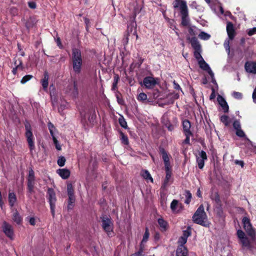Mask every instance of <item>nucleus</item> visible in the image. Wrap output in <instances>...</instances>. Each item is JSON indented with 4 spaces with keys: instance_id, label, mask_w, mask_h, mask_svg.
<instances>
[{
    "instance_id": "obj_1",
    "label": "nucleus",
    "mask_w": 256,
    "mask_h": 256,
    "mask_svg": "<svg viewBox=\"0 0 256 256\" xmlns=\"http://www.w3.org/2000/svg\"><path fill=\"white\" fill-rule=\"evenodd\" d=\"M193 222L204 227L208 228L210 223L208 220V216L204 212V207L201 204L192 216Z\"/></svg>"
},
{
    "instance_id": "obj_2",
    "label": "nucleus",
    "mask_w": 256,
    "mask_h": 256,
    "mask_svg": "<svg viewBox=\"0 0 256 256\" xmlns=\"http://www.w3.org/2000/svg\"><path fill=\"white\" fill-rule=\"evenodd\" d=\"M72 64L74 71L76 74H80L82 70V60L80 50L76 48L72 50Z\"/></svg>"
},
{
    "instance_id": "obj_3",
    "label": "nucleus",
    "mask_w": 256,
    "mask_h": 256,
    "mask_svg": "<svg viewBox=\"0 0 256 256\" xmlns=\"http://www.w3.org/2000/svg\"><path fill=\"white\" fill-rule=\"evenodd\" d=\"M24 126L26 128L25 136L30 150V151H32L35 148V146L34 142V138L32 132V126L28 122L24 124Z\"/></svg>"
},
{
    "instance_id": "obj_4",
    "label": "nucleus",
    "mask_w": 256,
    "mask_h": 256,
    "mask_svg": "<svg viewBox=\"0 0 256 256\" xmlns=\"http://www.w3.org/2000/svg\"><path fill=\"white\" fill-rule=\"evenodd\" d=\"M46 198L48 200V202L50 205V209L52 214V216L54 218L55 216L56 203L57 199L56 193L53 188H48L47 191Z\"/></svg>"
},
{
    "instance_id": "obj_5",
    "label": "nucleus",
    "mask_w": 256,
    "mask_h": 256,
    "mask_svg": "<svg viewBox=\"0 0 256 256\" xmlns=\"http://www.w3.org/2000/svg\"><path fill=\"white\" fill-rule=\"evenodd\" d=\"M180 10L182 14V24L184 26H188L189 24L190 20L188 17V7L186 2H181Z\"/></svg>"
},
{
    "instance_id": "obj_6",
    "label": "nucleus",
    "mask_w": 256,
    "mask_h": 256,
    "mask_svg": "<svg viewBox=\"0 0 256 256\" xmlns=\"http://www.w3.org/2000/svg\"><path fill=\"white\" fill-rule=\"evenodd\" d=\"M242 222L243 224L244 228L248 234L252 238H254L256 236V232L252 226L250 218L246 216L244 217L242 219Z\"/></svg>"
},
{
    "instance_id": "obj_7",
    "label": "nucleus",
    "mask_w": 256,
    "mask_h": 256,
    "mask_svg": "<svg viewBox=\"0 0 256 256\" xmlns=\"http://www.w3.org/2000/svg\"><path fill=\"white\" fill-rule=\"evenodd\" d=\"M200 68L204 70L207 71L208 74L210 75L212 79V82L214 84L216 82V80L214 78V74L212 72L208 64L204 61L203 58H202L201 60L198 62Z\"/></svg>"
},
{
    "instance_id": "obj_8",
    "label": "nucleus",
    "mask_w": 256,
    "mask_h": 256,
    "mask_svg": "<svg viewBox=\"0 0 256 256\" xmlns=\"http://www.w3.org/2000/svg\"><path fill=\"white\" fill-rule=\"evenodd\" d=\"M102 227L104 230L108 234L112 231L113 224L110 218L108 216H103L102 220Z\"/></svg>"
},
{
    "instance_id": "obj_9",
    "label": "nucleus",
    "mask_w": 256,
    "mask_h": 256,
    "mask_svg": "<svg viewBox=\"0 0 256 256\" xmlns=\"http://www.w3.org/2000/svg\"><path fill=\"white\" fill-rule=\"evenodd\" d=\"M2 227L4 234L10 239H14V230L12 226L4 221Z\"/></svg>"
},
{
    "instance_id": "obj_10",
    "label": "nucleus",
    "mask_w": 256,
    "mask_h": 256,
    "mask_svg": "<svg viewBox=\"0 0 256 256\" xmlns=\"http://www.w3.org/2000/svg\"><path fill=\"white\" fill-rule=\"evenodd\" d=\"M196 159L199 168H203L204 166V161L207 160L206 152L204 150L200 151L198 153V155L196 156Z\"/></svg>"
},
{
    "instance_id": "obj_11",
    "label": "nucleus",
    "mask_w": 256,
    "mask_h": 256,
    "mask_svg": "<svg viewBox=\"0 0 256 256\" xmlns=\"http://www.w3.org/2000/svg\"><path fill=\"white\" fill-rule=\"evenodd\" d=\"M126 34L130 36L131 38H136V40L138 38L136 26L134 22H132L131 24L128 26Z\"/></svg>"
},
{
    "instance_id": "obj_12",
    "label": "nucleus",
    "mask_w": 256,
    "mask_h": 256,
    "mask_svg": "<svg viewBox=\"0 0 256 256\" xmlns=\"http://www.w3.org/2000/svg\"><path fill=\"white\" fill-rule=\"evenodd\" d=\"M143 83L147 88L150 89L152 88L158 84V82L153 77L146 76L144 78Z\"/></svg>"
},
{
    "instance_id": "obj_13",
    "label": "nucleus",
    "mask_w": 256,
    "mask_h": 256,
    "mask_svg": "<svg viewBox=\"0 0 256 256\" xmlns=\"http://www.w3.org/2000/svg\"><path fill=\"white\" fill-rule=\"evenodd\" d=\"M226 29L228 38L232 40L236 34L233 24L230 22H228L226 23Z\"/></svg>"
},
{
    "instance_id": "obj_14",
    "label": "nucleus",
    "mask_w": 256,
    "mask_h": 256,
    "mask_svg": "<svg viewBox=\"0 0 256 256\" xmlns=\"http://www.w3.org/2000/svg\"><path fill=\"white\" fill-rule=\"evenodd\" d=\"M217 100L220 105L222 107L224 112H228V106L225 99L220 95H218Z\"/></svg>"
},
{
    "instance_id": "obj_15",
    "label": "nucleus",
    "mask_w": 256,
    "mask_h": 256,
    "mask_svg": "<svg viewBox=\"0 0 256 256\" xmlns=\"http://www.w3.org/2000/svg\"><path fill=\"white\" fill-rule=\"evenodd\" d=\"M246 70L250 73L256 74V62H246L245 64Z\"/></svg>"
},
{
    "instance_id": "obj_16",
    "label": "nucleus",
    "mask_w": 256,
    "mask_h": 256,
    "mask_svg": "<svg viewBox=\"0 0 256 256\" xmlns=\"http://www.w3.org/2000/svg\"><path fill=\"white\" fill-rule=\"evenodd\" d=\"M176 256H188V250L184 246H178L176 250Z\"/></svg>"
},
{
    "instance_id": "obj_17",
    "label": "nucleus",
    "mask_w": 256,
    "mask_h": 256,
    "mask_svg": "<svg viewBox=\"0 0 256 256\" xmlns=\"http://www.w3.org/2000/svg\"><path fill=\"white\" fill-rule=\"evenodd\" d=\"M57 173L62 179H67L70 176V171L68 169L62 168L57 170Z\"/></svg>"
},
{
    "instance_id": "obj_18",
    "label": "nucleus",
    "mask_w": 256,
    "mask_h": 256,
    "mask_svg": "<svg viewBox=\"0 0 256 256\" xmlns=\"http://www.w3.org/2000/svg\"><path fill=\"white\" fill-rule=\"evenodd\" d=\"M182 126L184 134H192V133L190 130L191 124L190 122L188 120H183Z\"/></svg>"
},
{
    "instance_id": "obj_19",
    "label": "nucleus",
    "mask_w": 256,
    "mask_h": 256,
    "mask_svg": "<svg viewBox=\"0 0 256 256\" xmlns=\"http://www.w3.org/2000/svg\"><path fill=\"white\" fill-rule=\"evenodd\" d=\"M190 42L192 46L195 50H199L202 49L201 46L196 37H193L190 39Z\"/></svg>"
},
{
    "instance_id": "obj_20",
    "label": "nucleus",
    "mask_w": 256,
    "mask_h": 256,
    "mask_svg": "<svg viewBox=\"0 0 256 256\" xmlns=\"http://www.w3.org/2000/svg\"><path fill=\"white\" fill-rule=\"evenodd\" d=\"M8 200L9 202V204L11 208L13 207L14 205V204L16 202V197L15 194L13 192H9Z\"/></svg>"
},
{
    "instance_id": "obj_21",
    "label": "nucleus",
    "mask_w": 256,
    "mask_h": 256,
    "mask_svg": "<svg viewBox=\"0 0 256 256\" xmlns=\"http://www.w3.org/2000/svg\"><path fill=\"white\" fill-rule=\"evenodd\" d=\"M48 72H45L44 73V77L42 80V81H41L42 85L44 90H46L48 88Z\"/></svg>"
},
{
    "instance_id": "obj_22",
    "label": "nucleus",
    "mask_w": 256,
    "mask_h": 256,
    "mask_svg": "<svg viewBox=\"0 0 256 256\" xmlns=\"http://www.w3.org/2000/svg\"><path fill=\"white\" fill-rule=\"evenodd\" d=\"M35 176L34 172L32 169L29 170L28 176V184H34Z\"/></svg>"
},
{
    "instance_id": "obj_23",
    "label": "nucleus",
    "mask_w": 256,
    "mask_h": 256,
    "mask_svg": "<svg viewBox=\"0 0 256 256\" xmlns=\"http://www.w3.org/2000/svg\"><path fill=\"white\" fill-rule=\"evenodd\" d=\"M240 242L244 248L249 249L250 248V243L248 238L246 236L240 240Z\"/></svg>"
},
{
    "instance_id": "obj_24",
    "label": "nucleus",
    "mask_w": 256,
    "mask_h": 256,
    "mask_svg": "<svg viewBox=\"0 0 256 256\" xmlns=\"http://www.w3.org/2000/svg\"><path fill=\"white\" fill-rule=\"evenodd\" d=\"M158 224L160 226V230L162 231H165L166 229L168 224L163 218L158 219Z\"/></svg>"
},
{
    "instance_id": "obj_25",
    "label": "nucleus",
    "mask_w": 256,
    "mask_h": 256,
    "mask_svg": "<svg viewBox=\"0 0 256 256\" xmlns=\"http://www.w3.org/2000/svg\"><path fill=\"white\" fill-rule=\"evenodd\" d=\"M13 220L16 222L17 224H20L22 220V218L20 216V214L17 210H16L13 214L12 216Z\"/></svg>"
},
{
    "instance_id": "obj_26",
    "label": "nucleus",
    "mask_w": 256,
    "mask_h": 256,
    "mask_svg": "<svg viewBox=\"0 0 256 256\" xmlns=\"http://www.w3.org/2000/svg\"><path fill=\"white\" fill-rule=\"evenodd\" d=\"M178 205V201L176 200H174L170 204V208L174 212H178V208L177 206Z\"/></svg>"
},
{
    "instance_id": "obj_27",
    "label": "nucleus",
    "mask_w": 256,
    "mask_h": 256,
    "mask_svg": "<svg viewBox=\"0 0 256 256\" xmlns=\"http://www.w3.org/2000/svg\"><path fill=\"white\" fill-rule=\"evenodd\" d=\"M141 175L144 179L150 180L151 182L153 181V179L148 170H142L141 172Z\"/></svg>"
},
{
    "instance_id": "obj_28",
    "label": "nucleus",
    "mask_w": 256,
    "mask_h": 256,
    "mask_svg": "<svg viewBox=\"0 0 256 256\" xmlns=\"http://www.w3.org/2000/svg\"><path fill=\"white\" fill-rule=\"evenodd\" d=\"M144 245L140 244L139 250L132 254L130 256H144Z\"/></svg>"
},
{
    "instance_id": "obj_29",
    "label": "nucleus",
    "mask_w": 256,
    "mask_h": 256,
    "mask_svg": "<svg viewBox=\"0 0 256 256\" xmlns=\"http://www.w3.org/2000/svg\"><path fill=\"white\" fill-rule=\"evenodd\" d=\"M50 135L52 136H55V132H56V129L54 125L50 122H49L48 124Z\"/></svg>"
},
{
    "instance_id": "obj_30",
    "label": "nucleus",
    "mask_w": 256,
    "mask_h": 256,
    "mask_svg": "<svg viewBox=\"0 0 256 256\" xmlns=\"http://www.w3.org/2000/svg\"><path fill=\"white\" fill-rule=\"evenodd\" d=\"M75 196H68V210H71L72 209L74 204L75 202Z\"/></svg>"
},
{
    "instance_id": "obj_31",
    "label": "nucleus",
    "mask_w": 256,
    "mask_h": 256,
    "mask_svg": "<svg viewBox=\"0 0 256 256\" xmlns=\"http://www.w3.org/2000/svg\"><path fill=\"white\" fill-rule=\"evenodd\" d=\"M184 196L186 198L184 200V203L188 204L190 202L192 198V194L189 190H186L184 192Z\"/></svg>"
},
{
    "instance_id": "obj_32",
    "label": "nucleus",
    "mask_w": 256,
    "mask_h": 256,
    "mask_svg": "<svg viewBox=\"0 0 256 256\" xmlns=\"http://www.w3.org/2000/svg\"><path fill=\"white\" fill-rule=\"evenodd\" d=\"M210 198L217 204H218L220 202V196L218 192H212L210 196Z\"/></svg>"
},
{
    "instance_id": "obj_33",
    "label": "nucleus",
    "mask_w": 256,
    "mask_h": 256,
    "mask_svg": "<svg viewBox=\"0 0 256 256\" xmlns=\"http://www.w3.org/2000/svg\"><path fill=\"white\" fill-rule=\"evenodd\" d=\"M160 152L162 156V159L164 162V164L170 163L169 162V157L166 153V152L164 150V149H162L160 150Z\"/></svg>"
},
{
    "instance_id": "obj_34",
    "label": "nucleus",
    "mask_w": 256,
    "mask_h": 256,
    "mask_svg": "<svg viewBox=\"0 0 256 256\" xmlns=\"http://www.w3.org/2000/svg\"><path fill=\"white\" fill-rule=\"evenodd\" d=\"M220 121L226 126H228L230 124V120L229 117L226 115H223L220 117Z\"/></svg>"
},
{
    "instance_id": "obj_35",
    "label": "nucleus",
    "mask_w": 256,
    "mask_h": 256,
    "mask_svg": "<svg viewBox=\"0 0 256 256\" xmlns=\"http://www.w3.org/2000/svg\"><path fill=\"white\" fill-rule=\"evenodd\" d=\"M199 38L202 40H208L210 38V35L204 32H201L198 34Z\"/></svg>"
},
{
    "instance_id": "obj_36",
    "label": "nucleus",
    "mask_w": 256,
    "mask_h": 256,
    "mask_svg": "<svg viewBox=\"0 0 256 256\" xmlns=\"http://www.w3.org/2000/svg\"><path fill=\"white\" fill-rule=\"evenodd\" d=\"M118 122L122 127L124 128H128L127 122L122 116H120L119 118Z\"/></svg>"
},
{
    "instance_id": "obj_37",
    "label": "nucleus",
    "mask_w": 256,
    "mask_h": 256,
    "mask_svg": "<svg viewBox=\"0 0 256 256\" xmlns=\"http://www.w3.org/2000/svg\"><path fill=\"white\" fill-rule=\"evenodd\" d=\"M149 236H150V234H149V232H148V228H146V231H145V232L144 234V236H143V238H142V240L141 242V243H140V244H142L144 245V242H146L148 240V238H149Z\"/></svg>"
},
{
    "instance_id": "obj_38",
    "label": "nucleus",
    "mask_w": 256,
    "mask_h": 256,
    "mask_svg": "<svg viewBox=\"0 0 256 256\" xmlns=\"http://www.w3.org/2000/svg\"><path fill=\"white\" fill-rule=\"evenodd\" d=\"M191 234V228L190 226H188L186 230H184L182 232V237L188 239V238Z\"/></svg>"
},
{
    "instance_id": "obj_39",
    "label": "nucleus",
    "mask_w": 256,
    "mask_h": 256,
    "mask_svg": "<svg viewBox=\"0 0 256 256\" xmlns=\"http://www.w3.org/2000/svg\"><path fill=\"white\" fill-rule=\"evenodd\" d=\"M120 139L122 140V142L124 144H128V136L125 135L123 132H121L120 133Z\"/></svg>"
},
{
    "instance_id": "obj_40",
    "label": "nucleus",
    "mask_w": 256,
    "mask_h": 256,
    "mask_svg": "<svg viewBox=\"0 0 256 256\" xmlns=\"http://www.w3.org/2000/svg\"><path fill=\"white\" fill-rule=\"evenodd\" d=\"M13 61L15 67L20 68V69H22V60L21 59L14 58Z\"/></svg>"
},
{
    "instance_id": "obj_41",
    "label": "nucleus",
    "mask_w": 256,
    "mask_h": 256,
    "mask_svg": "<svg viewBox=\"0 0 256 256\" xmlns=\"http://www.w3.org/2000/svg\"><path fill=\"white\" fill-rule=\"evenodd\" d=\"M202 52V49L199 50H195L194 52V58L198 60V62H199L200 60H202V58L200 52Z\"/></svg>"
},
{
    "instance_id": "obj_42",
    "label": "nucleus",
    "mask_w": 256,
    "mask_h": 256,
    "mask_svg": "<svg viewBox=\"0 0 256 256\" xmlns=\"http://www.w3.org/2000/svg\"><path fill=\"white\" fill-rule=\"evenodd\" d=\"M119 80V76L118 75L116 74L114 76V82L112 84V90H114L117 88V84L118 83V81Z\"/></svg>"
},
{
    "instance_id": "obj_43",
    "label": "nucleus",
    "mask_w": 256,
    "mask_h": 256,
    "mask_svg": "<svg viewBox=\"0 0 256 256\" xmlns=\"http://www.w3.org/2000/svg\"><path fill=\"white\" fill-rule=\"evenodd\" d=\"M170 96H172V100L170 102H167L166 104H170L174 103V101L178 99L179 98V95L178 94H170Z\"/></svg>"
},
{
    "instance_id": "obj_44",
    "label": "nucleus",
    "mask_w": 256,
    "mask_h": 256,
    "mask_svg": "<svg viewBox=\"0 0 256 256\" xmlns=\"http://www.w3.org/2000/svg\"><path fill=\"white\" fill-rule=\"evenodd\" d=\"M171 176H172V172H168L166 173V178H165V179H164V182L163 184V185L164 186H168L169 180L171 178Z\"/></svg>"
},
{
    "instance_id": "obj_45",
    "label": "nucleus",
    "mask_w": 256,
    "mask_h": 256,
    "mask_svg": "<svg viewBox=\"0 0 256 256\" xmlns=\"http://www.w3.org/2000/svg\"><path fill=\"white\" fill-rule=\"evenodd\" d=\"M68 195V196H74V192L73 187L72 184H69L67 186Z\"/></svg>"
},
{
    "instance_id": "obj_46",
    "label": "nucleus",
    "mask_w": 256,
    "mask_h": 256,
    "mask_svg": "<svg viewBox=\"0 0 256 256\" xmlns=\"http://www.w3.org/2000/svg\"><path fill=\"white\" fill-rule=\"evenodd\" d=\"M147 98V95L146 94L141 92L138 95L137 99L139 101L144 102L146 100Z\"/></svg>"
},
{
    "instance_id": "obj_47",
    "label": "nucleus",
    "mask_w": 256,
    "mask_h": 256,
    "mask_svg": "<svg viewBox=\"0 0 256 256\" xmlns=\"http://www.w3.org/2000/svg\"><path fill=\"white\" fill-rule=\"evenodd\" d=\"M65 162L66 158L64 156H61L58 158L57 163L60 166L62 167L64 165Z\"/></svg>"
},
{
    "instance_id": "obj_48",
    "label": "nucleus",
    "mask_w": 256,
    "mask_h": 256,
    "mask_svg": "<svg viewBox=\"0 0 256 256\" xmlns=\"http://www.w3.org/2000/svg\"><path fill=\"white\" fill-rule=\"evenodd\" d=\"M236 234H237V236L240 240L246 237L244 232L241 230H238Z\"/></svg>"
},
{
    "instance_id": "obj_49",
    "label": "nucleus",
    "mask_w": 256,
    "mask_h": 256,
    "mask_svg": "<svg viewBox=\"0 0 256 256\" xmlns=\"http://www.w3.org/2000/svg\"><path fill=\"white\" fill-rule=\"evenodd\" d=\"M230 40L228 38H226L224 42V46L226 50L230 52Z\"/></svg>"
},
{
    "instance_id": "obj_50",
    "label": "nucleus",
    "mask_w": 256,
    "mask_h": 256,
    "mask_svg": "<svg viewBox=\"0 0 256 256\" xmlns=\"http://www.w3.org/2000/svg\"><path fill=\"white\" fill-rule=\"evenodd\" d=\"M32 78V75H26L22 78L20 82L22 84H25L28 80H30Z\"/></svg>"
},
{
    "instance_id": "obj_51",
    "label": "nucleus",
    "mask_w": 256,
    "mask_h": 256,
    "mask_svg": "<svg viewBox=\"0 0 256 256\" xmlns=\"http://www.w3.org/2000/svg\"><path fill=\"white\" fill-rule=\"evenodd\" d=\"M186 242L187 239L181 236L178 240V242L179 244L178 246H184V244Z\"/></svg>"
},
{
    "instance_id": "obj_52",
    "label": "nucleus",
    "mask_w": 256,
    "mask_h": 256,
    "mask_svg": "<svg viewBox=\"0 0 256 256\" xmlns=\"http://www.w3.org/2000/svg\"><path fill=\"white\" fill-rule=\"evenodd\" d=\"M236 134L237 136L240 138H244L246 137V134L240 128L239 130H236Z\"/></svg>"
},
{
    "instance_id": "obj_53",
    "label": "nucleus",
    "mask_w": 256,
    "mask_h": 256,
    "mask_svg": "<svg viewBox=\"0 0 256 256\" xmlns=\"http://www.w3.org/2000/svg\"><path fill=\"white\" fill-rule=\"evenodd\" d=\"M232 96L236 99L240 100L242 98V94L240 92H234L232 93Z\"/></svg>"
},
{
    "instance_id": "obj_54",
    "label": "nucleus",
    "mask_w": 256,
    "mask_h": 256,
    "mask_svg": "<svg viewBox=\"0 0 256 256\" xmlns=\"http://www.w3.org/2000/svg\"><path fill=\"white\" fill-rule=\"evenodd\" d=\"M233 126L234 128L236 130H239L241 128L240 124V122L238 120H234L233 123Z\"/></svg>"
},
{
    "instance_id": "obj_55",
    "label": "nucleus",
    "mask_w": 256,
    "mask_h": 256,
    "mask_svg": "<svg viewBox=\"0 0 256 256\" xmlns=\"http://www.w3.org/2000/svg\"><path fill=\"white\" fill-rule=\"evenodd\" d=\"M28 185V192L30 194H32L34 192V184H27Z\"/></svg>"
},
{
    "instance_id": "obj_56",
    "label": "nucleus",
    "mask_w": 256,
    "mask_h": 256,
    "mask_svg": "<svg viewBox=\"0 0 256 256\" xmlns=\"http://www.w3.org/2000/svg\"><path fill=\"white\" fill-rule=\"evenodd\" d=\"M256 34V27H254L252 28H250L248 30V34L250 36H252L254 34Z\"/></svg>"
},
{
    "instance_id": "obj_57",
    "label": "nucleus",
    "mask_w": 256,
    "mask_h": 256,
    "mask_svg": "<svg viewBox=\"0 0 256 256\" xmlns=\"http://www.w3.org/2000/svg\"><path fill=\"white\" fill-rule=\"evenodd\" d=\"M164 168L166 170V172H172L171 170V166L170 165V163H167L164 164Z\"/></svg>"
},
{
    "instance_id": "obj_58",
    "label": "nucleus",
    "mask_w": 256,
    "mask_h": 256,
    "mask_svg": "<svg viewBox=\"0 0 256 256\" xmlns=\"http://www.w3.org/2000/svg\"><path fill=\"white\" fill-rule=\"evenodd\" d=\"M184 1H180V0H176L174 3H173V4H174V8H178V7L180 8V4L182 2H183Z\"/></svg>"
},
{
    "instance_id": "obj_59",
    "label": "nucleus",
    "mask_w": 256,
    "mask_h": 256,
    "mask_svg": "<svg viewBox=\"0 0 256 256\" xmlns=\"http://www.w3.org/2000/svg\"><path fill=\"white\" fill-rule=\"evenodd\" d=\"M130 36L125 34L124 38L122 40V43L124 45H126L128 44Z\"/></svg>"
},
{
    "instance_id": "obj_60",
    "label": "nucleus",
    "mask_w": 256,
    "mask_h": 256,
    "mask_svg": "<svg viewBox=\"0 0 256 256\" xmlns=\"http://www.w3.org/2000/svg\"><path fill=\"white\" fill-rule=\"evenodd\" d=\"M185 134V136H186V139L184 140V142L185 144H190V137L192 134Z\"/></svg>"
},
{
    "instance_id": "obj_61",
    "label": "nucleus",
    "mask_w": 256,
    "mask_h": 256,
    "mask_svg": "<svg viewBox=\"0 0 256 256\" xmlns=\"http://www.w3.org/2000/svg\"><path fill=\"white\" fill-rule=\"evenodd\" d=\"M234 163L240 166L242 168H243L244 166V162L242 160H235Z\"/></svg>"
},
{
    "instance_id": "obj_62",
    "label": "nucleus",
    "mask_w": 256,
    "mask_h": 256,
    "mask_svg": "<svg viewBox=\"0 0 256 256\" xmlns=\"http://www.w3.org/2000/svg\"><path fill=\"white\" fill-rule=\"evenodd\" d=\"M28 6L30 8L34 9L36 8V4L34 2H31L28 3Z\"/></svg>"
},
{
    "instance_id": "obj_63",
    "label": "nucleus",
    "mask_w": 256,
    "mask_h": 256,
    "mask_svg": "<svg viewBox=\"0 0 256 256\" xmlns=\"http://www.w3.org/2000/svg\"><path fill=\"white\" fill-rule=\"evenodd\" d=\"M117 102L120 104H124V101L122 98H120L118 96H116Z\"/></svg>"
},
{
    "instance_id": "obj_64",
    "label": "nucleus",
    "mask_w": 256,
    "mask_h": 256,
    "mask_svg": "<svg viewBox=\"0 0 256 256\" xmlns=\"http://www.w3.org/2000/svg\"><path fill=\"white\" fill-rule=\"evenodd\" d=\"M252 97L254 102L255 104H256V88H254V92L252 93Z\"/></svg>"
}]
</instances>
